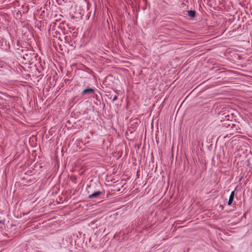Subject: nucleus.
Instances as JSON below:
<instances>
[{
	"label": "nucleus",
	"mask_w": 252,
	"mask_h": 252,
	"mask_svg": "<svg viewBox=\"0 0 252 252\" xmlns=\"http://www.w3.org/2000/svg\"><path fill=\"white\" fill-rule=\"evenodd\" d=\"M94 90L92 88H87L85 89L82 92V94L85 95L86 94H93L94 93Z\"/></svg>",
	"instance_id": "1"
},
{
	"label": "nucleus",
	"mask_w": 252,
	"mask_h": 252,
	"mask_svg": "<svg viewBox=\"0 0 252 252\" xmlns=\"http://www.w3.org/2000/svg\"><path fill=\"white\" fill-rule=\"evenodd\" d=\"M234 191H233L231 192V193L230 195L229 200L228 201V205H231V204L232 203L233 201L234 200Z\"/></svg>",
	"instance_id": "3"
},
{
	"label": "nucleus",
	"mask_w": 252,
	"mask_h": 252,
	"mask_svg": "<svg viewBox=\"0 0 252 252\" xmlns=\"http://www.w3.org/2000/svg\"><path fill=\"white\" fill-rule=\"evenodd\" d=\"M101 194V191H96L91 194H90L89 195V198H96V197H98V196H99Z\"/></svg>",
	"instance_id": "2"
},
{
	"label": "nucleus",
	"mask_w": 252,
	"mask_h": 252,
	"mask_svg": "<svg viewBox=\"0 0 252 252\" xmlns=\"http://www.w3.org/2000/svg\"><path fill=\"white\" fill-rule=\"evenodd\" d=\"M188 15L191 18H193L195 16V11L194 10H189L188 11Z\"/></svg>",
	"instance_id": "4"
},
{
	"label": "nucleus",
	"mask_w": 252,
	"mask_h": 252,
	"mask_svg": "<svg viewBox=\"0 0 252 252\" xmlns=\"http://www.w3.org/2000/svg\"><path fill=\"white\" fill-rule=\"evenodd\" d=\"M110 98H112V101H114L117 99L118 97L117 95L115 94L113 96V95H112Z\"/></svg>",
	"instance_id": "5"
}]
</instances>
